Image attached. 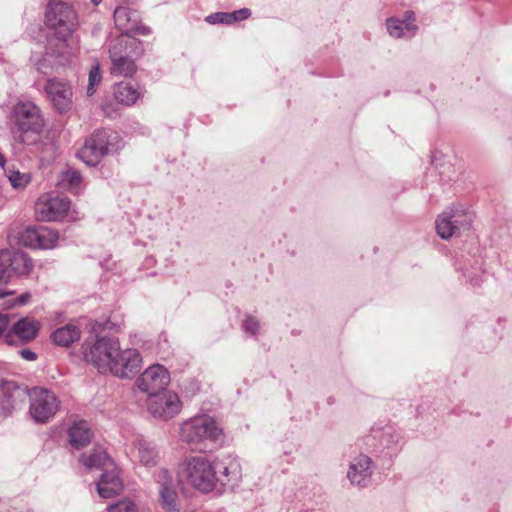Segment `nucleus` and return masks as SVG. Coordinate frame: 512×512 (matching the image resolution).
Masks as SVG:
<instances>
[{
	"label": "nucleus",
	"mask_w": 512,
	"mask_h": 512,
	"mask_svg": "<svg viewBox=\"0 0 512 512\" xmlns=\"http://www.w3.org/2000/svg\"><path fill=\"white\" fill-rule=\"evenodd\" d=\"M12 294H13V292H11V291H9V292H0V298H3L5 296H7V295H12Z\"/></svg>",
	"instance_id": "de8ad7c7"
},
{
	"label": "nucleus",
	"mask_w": 512,
	"mask_h": 512,
	"mask_svg": "<svg viewBox=\"0 0 512 512\" xmlns=\"http://www.w3.org/2000/svg\"><path fill=\"white\" fill-rule=\"evenodd\" d=\"M45 17L47 24L55 30V33L48 39L43 57L32 56L37 70L42 73H46L47 68L62 64L61 58H66L71 54L68 37L71 38V33L77 26L75 10L71 5L62 1H50Z\"/></svg>",
	"instance_id": "f257e3e1"
},
{
	"label": "nucleus",
	"mask_w": 512,
	"mask_h": 512,
	"mask_svg": "<svg viewBox=\"0 0 512 512\" xmlns=\"http://www.w3.org/2000/svg\"><path fill=\"white\" fill-rule=\"evenodd\" d=\"M31 417L38 423H46L53 418L60 407L57 396L47 389L34 388L30 392Z\"/></svg>",
	"instance_id": "6e6552de"
},
{
	"label": "nucleus",
	"mask_w": 512,
	"mask_h": 512,
	"mask_svg": "<svg viewBox=\"0 0 512 512\" xmlns=\"http://www.w3.org/2000/svg\"><path fill=\"white\" fill-rule=\"evenodd\" d=\"M108 512H138V508L134 502L128 499L120 500L107 507Z\"/></svg>",
	"instance_id": "c9c22d12"
},
{
	"label": "nucleus",
	"mask_w": 512,
	"mask_h": 512,
	"mask_svg": "<svg viewBox=\"0 0 512 512\" xmlns=\"http://www.w3.org/2000/svg\"><path fill=\"white\" fill-rule=\"evenodd\" d=\"M80 462L89 469L105 468L107 470L114 465L107 452L101 447L93 449L90 454H83Z\"/></svg>",
	"instance_id": "bb28decb"
},
{
	"label": "nucleus",
	"mask_w": 512,
	"mask_h": 512,
	"mask_svg": "<svg viewBox=\"0 0 512 512\" xmlns=\"http://www.w3.org/2000/svg\"><path fill=\"white\" fill-rule=\"evenodd\" d=\"M102 79V73L100 70V66L98 63H96L89 71V77H88V87H87V95L92 96L95 91L96 87L99 85Z\"/></svg>",
	"instance_id": "72a5a7b5"
},
{
	"label": "nucleus",
	"mask_w": 512,
	"mask_h": 512,
	"mask_svg": "<svg viewBox=\"0 0 512 512\" xmlns=\"http://www.w3.org/2000/svg\"><path fill=\"white\" fill-rule=\"evenodd\" d=\"M386 27L388 33L395 38L411 37L410 32L406 31L405 23L400 19L389 18L386 21Z\"/></svg>",
	"instance_id": "2f4dec72"
},
{
	"label": "nucleus",
	"mask_w": 512,
	"mask_h": 512,
	"mask_svg": "<svg viewBox=\"0 0 512 512\" xmlns=\"http://www.w3.org/2000/svg\"><path fill=\"white\" fill-rule=\"evenodd\" d=\"M10 319L7 315L0 313V336L8 329Z\"/></svg>",
	"instance_id": "c03bdc74"
},
{
	"label": "nucleus",
	"mask_w": 512,
	"mask_h": 512,
	"mask_svg": "<svg viewBox=\"0 0 512 512\" xmlns=\"http://www.w3.org/2000/svg\"><path fill=\"white\" fill-rule=\"evenodd\" d=\"M150 398L148 410L155 418L169 420L175 417L181 410L180 399L174 392L164 390Z\"/></svg>",
	"instance_id": "4468645a"
},
{
	"label": "nucleus",
	"mask_w": 512,
	"mask_h": 512,
	"mask_svg": "<svg viewBox=\"0 0 512 512\" xmlns=\"http://www.w3.org/2000/svg\"><path fill=\"white\" fill-rule=\"evenodd\" d=\"M6 256V250L0 251V281L9 278L8 275V265L4 258Z\"/></svg>",
	"instance_id": "a19ab883"
},
{
	"label": "nucleus",
	"mask_w": 512,
	"mask_h": 512,
	"mask_svg": "<svg viewBox=\"0 0 512 512\" xmlns=\"http://www.w3.org/2000/svg\"><path fill=\"white\" fill-rule=\"evenodd\" d=\"M38 227H26L19 235V242L24 246L30 248H37L38 242Z\"/></svg>",
	"instance_id": "473e14b6"
},
{
	"label": "nucleus",
	"mask_w": 512,
	"mask_h": 512,
	"mask_svg": "<svg viewBox=\"0 0 512 512\" xmlns=\"http://www.w3.org/2000/svg\"><path fill=\"white\" fill-rule=\"evenodd\" d=\"M110 144L109 132L107 130H96L86 139L77 156L87 166H96L108 154Z\"/></svg>",
	"instance_id": "9b49d317"
},
{
	"label": "nucleus",
	"mask_w": 512,
	"mask_h": 512,
	"mask_svg": "<svg viewBox=\"0 0 512 512\" xmlns=\"http://www.w3.org/2000/svg\"><path fill=\"white\" fill-rule=\"evenodd\" d=\"M70 208L67 197L44 194L35 203V213L40 221H56L66 215Z\"/></svg>",
	"instance_id": "f8f14e48"
},
{
	"label": "nucleus",
	"mask_w": 512,
	"mask_h": 512,
	"mask_svg": "<svg viewBox=\"0 0 512 512\" xmlns=\"http://www.w3.org/2000/svg\"><path fill=\"white\" fill-rule=\"evenodd\" d=\"M94 5H98L102 0H90Z\"/></svg>",
	"instance_id": "8fccbe9b"
},
{
	"label": "nucleus",
	"mask_w": 512,
	"mask_h": 512,
	"mask_svg": "<svg viewBox=\"0 0 512 512\" xmlns=\"http://www.w3.org/2000/svg\"><path fill=\"white\" fill-rule=\"evenodd\" d=\"M110 144L109 132L107 130H96L86 139L77 156L87 166H96L108 154Z\"/></svg>",
	"instance_id": "9d476101"
},
{
	"label": "nucleus",
	"mask_w": 512,
	"mask_h": 512,
	"mask_svg": "<svg viewBox=\"0 0 512 512\" xmlns=\"http://www.w3.org/2000/svg\"><path fill=\"white\" fill-rule=\"evenodd\" d=\"M415 13L413 11H406L404 13L402 22L405 23V28L407 32H410V35H415L418 30V26L414 24L415 22Z\"/></svg>",
	"instance_id": "58836bf2"
},
{
	"label": "nucleus",
	"mask_w": 512,
	"mask_h": 512,
	"mask_svg": "<svg viewBox=\"0 0 512 512\" xmlns=\"http://www.w3.org/2000/svg\"><path fill=\"white\" fill-rule=\"evenodd\" d=\"M92 431L85 421H78L69 429L70 444L75 449H81L90 443Z\"/></svg>",
	"instance_id": "a878e982"
},
{
	"label": "nucleus",
	"mask_w": 512,
	"mask_h": 512,
	"mask_svg": "<svg viewBox=\"0 0 512 512\" xmlns=\"http://www.w3.org/2000/svg\"><path fill=\"white\" fill-rule=\"evenodd\" d=\"M245 332L255 335L259 329V322L252 316H247L243 322Z\"/></svg>",
	"instance_id": "ea45409f"
},
{
	"label": "nucleus",
	"mask_w": 512,
	"mask_h": 512,
	"mask_svg": "<svg viewBox=\"0 0 512 512\" xmlns=\"http://www.w3.org/2000/svg\"><path fill=\"white\" fill-rule=\"evenodd\" d=\"M8 265V275L11 277L15 275H27L33 268L32 259L20 251L6 250V256L4 258Z\"/></svg>",
	"instance_id": "5701e85b"
},
{
	"label": "nucleus",
	"mask_w": 512,
	"mask_h": 512,
	"mask_svg": "<svg viewBox=\"0 0 512 512\" xmlns=\"http://www.w3.org/2000/svg\"><path fill=\"white\" fill-rule=\"evenodd\" d=\"M82 177L79 171L69 169L62 173L61 185L63 188L77 193L80 188Z\"/></svg>",
	"instance_id": "7c9ffc66"
},
{
	"label": "nucleus",
	"mask_w": 512,
	"mask_h": 512,
	"mask_svg": "<svg viewBox=\"0 0 512 512\" xmlns=\"http://www.w3.org/2000/svg\"><path fill=\"white\" fill-rule=\"evenodd\" d=\"M38 234L39 245H37V248L40 249H50L55 247L59 239L58 232L46 226H39Z\"/></svg>",
	"instance_id": "c756f323"
},
{
	"label": "nucleus",
	"mask_w": 512,
	"mask_h": 512,
	"mask_svg": "<svg viewBox=\"0 0 512 512\" xmlns=\"http://www.w3.org/2000/svg\"><path fill=\"white\" fill-rule=\"evenodd\" d=\"M80 336L81 331L79 326L75 323H68L54 330L51 333V340L58 346L68 347L78 341Z\"/></svg>",
	"instance_id": "393cba45"
},
{
	"label": "nucleus",
	"mask_w": 512,
	"mask_h": 512,
	"mask_svg": "<svg viewBox=\"0 0 512 512\" xmlns=\"http://www.w3.org/2000/svg\"><path fill=\"white\" fill-rule=\"evenodd\" d=\"M135 12H132L130 8L120 6L114 11V21L116 26L125 32L137 29V21L133 19Z\"/></svg>",
	"instance_id": "cd10ccee"
},
{
	"label": "nucleus",
	"mask_w": 512,
	"mask_h": 512,
	"mask_svg": "<svg viewBox=\"0 0 512 512\" xmlns=\"http://www.w3.org/2000/svg\"><path fill=\"white\" fill-rule=\"evenodd\" d=\"M473 222V214L461 205H454L443 211L436 220V231L442 239L460 235L462 231L470 228Z\"/></svg>",
	"instance_id": "0eeeda50"
},
{
	"label": "nucleus",
	"mask_w": 512,
	"mask_h": 512,
	"mask_svg": "<svg viewBox=\"0 0 512 512\" xmlns=\"http://www.w3.org/2000/svg\"><path fill=\"white\" fill-rule=\"evenodd\" d=\"M123 490V482L115 465L107 469L97 483V492L101 498H112Z\"/></svg>",
	"instance_id": "6ab92c4d"
},
{
	"label": "nucleus",
	"mask_w": 512,
	"mask_h": 512,
	"mask_svg": "<svg viewBox=\"0 0 512 512\" xmlns=\"http://www.w3.org/2000/svg\"><path fill=\"white\" fill-rule=\"evenodd\" d=\"M119 348L118 339L112 337L90 338L82 346L85 361L102 374L109 373L111 370Z\"/></svg>",
	"instance_id": "39448f33"
},
{
	"label": "nucleus",
	"mask_w": 512,
	"mask_h": 512,
	"mask_svg": "<svg viewBox=\"0 0 512 512\" xmlns=\"http://www.w3.org/2000/svg\"><path fill=\"white\" fill-rule=\"evenodd\" d=\"M117 354L109 373L124 379L130 378L139 371L142 357L138 350L132 348L122 350L120 347Z\"/></svg>",
	"instance_id": "2eb2a0df"
},
{
	"label": "nucleus",
	"mask_w": 512,
	"mask_h": 512,
	"mask_svg": "<svg viewBox=\"0 0 512 512\" xmlns=\"http://www.w3.org/2000/svg\"><path fill=\"white\" fill-rule=\"evenodd\" d=\"M110 144L109 132L107 130H96L86 139L77 156L87 166H96L108 154Z\"/></svg>",
	"instance_id": "1a4fd4ad"
},
{
	"label": "nucleus",
	"mask_w": 512,
	"mask_h": 512,
	"mask_svg": "<svg viewBox=\"0 0 512 512\" xmlns=\"http://www.w3.org/2000/svg\"><path fill=\"white\" fill-rule=\"evenodd\" d=\"M230 15H232L231 21L234 23L239 20L247 19L251 15V12L247 8H242L240 10L231 12Z\"/></svg>",
	"instance_id": "79ce46f5"
},
{
	"label": "nucleus",
	"mask_w": 512,
	"mask_h": 512,
	"mask_svg": "<svg viewBox=\"0 0 512 512\" xmlns=\"http://www.w3.org/2000/svg\"><path fill=\"white\" fill-rule=\"evenodd\" d=\"M25 392L12 381L0 382V416L12 413L16 406L23 402Z\"/></svg>",
	"instance_id": "a211bd4d"
},
{
	"label": "nucleus",
	"mask_w": 512,
	"mask_h": 512,
	"mask_svg": "<svg viewBox=\"0 0 512 512\" xmlns=\"http://www.w3.org/2000/svg\"><path fill=\"white\" fill-rule=\"evenodd\" d=\"M215 469L213 462L207 458L192 456L181 463L179 475L193 488L208 493L215 489Z\"/></svg>",
	"instance_id": "20e7f679"
},
{
	"label": "nucleus",
	"mask_w": 512,
	"mask_h": 512,
	"mask_svg": "<svg viewBox=\"0 0 512 512\" xmlns=\"http://www.w3.org/2000/svg\"><path fill=\"white\" fill-rule=\"evenodd\" d=\"M131 454L144 467H155L161 460V451L158 445L142 437H137L133 441Z\"/></svg>",
	"instance_id": "f3484780"
},
{
	"label": "nucleus",
	"mask_w": 512,
	"mask_h": 512,
	"mask_svg": "<svg viewBox=\"0 0 512 512\" xmlns=\"http://www.w3.org/2000/svg\"><path fill=\"white\" fill-rule=\"evenodd\" d=\"M159 493L163 509L168 512H179L180 509L177 502L178 495L175 486L170 488H161L159 489Z\"/></svg>",
	"instance_id": "c85d7f7f"
},
{
	"label": "nucleus",
	"mask_w": 512,
	"mask_h": 512,
	"mask_svg": "<svg viewBox=\"0 0 512 512\" xmlns=\"http://www.w3.org/2000/svg\"><path fill=\"white\" fill-rule=\"evenodd\" d=\"M169 383L170 374L160 364L149 366L136 380L137 387L149 397L166 390Z\"/></svg>",
	"instance_id": "ddd939ff"
},
{
	"label": "nucleus",
	"mask_w": 512,
	"mask_h": 512,
	"mask_svg": "<svg viewBox=\"0 0 512 512\" xmlns=\"http://www.w3.org/2000/svg\"><path fill=\"white\" fill-rule=\"evenodd\" d=\"M114 97L120 104L130 106L143 95V90L131 82H120L114 86Z\"/></svg>",
	"instance_id": "b1692460"
},
{
	"label": "nucleus",
	"mask_w": 512,
	"mask_h": 512,
	"mask_svg": "<svg viewBox=\"0 0 512 512\" xmlns=\"http://www.w3.org/2000/svg\"><path fill=\"white\" fill-rule=\"evenodd\" d=\"M5 157L0 153V171L1 173H6V170L4 168V165H5Z\"/></svg>",
	"instance_id": "49530a36"
},
{
	"label": "nucleus",
	"mask_w": 512,
	"mask_h": 512,
	"mask_svg": "<svg viewBox=\"0 0 512 512\" xmlns=\"http://www.w3.org/2000/svg\"><path fill=\"white\" fill-rule=\"evenodd\" d=\"M39 331V324L32 318H22L13 324L11 330L6 335L8 344H12L14 337H17L21 342H29L33 340Z\"/></svg>",
	"instance_id": "412c9836"
},
{
	"label": "nucleus",
	"mask_w": 512,
	"mask_h": 512,
	"mask_svg": "<svg viewBox=\"0 0 512 512\" xmlns=\"http://www.w3.org/2000/svg\"><path fill=\"white\" fill-rule=\"evenodd\" d=\"M19 354L24 360L27 361H35L37 359V354L29 349H21Z\"/></svg>",
	"instance_id": "37998d69"
},
{
	"label": "nucleus",
	"mask_w": 512,
	"mask_h": 512,
	"mask_svg": "<svg viewBox=\"0 0 512 512\" xmlns=\"http://www.w3.org/2000/svg\"><path fill=\"white\" fill-rule=\"evenodd\" d=\"M142 34H147L149 33V29L146 28V27H142V30L140 31Z\"/></svg>",
	"instance_id": "09e8293b"
},
{
	"label": "nucleus",
	"mask_w": 512,
	"mask_h": 512,
	"mask_svg": "<svg viewBox=\"0 0 512 512\" xmlns=\"http://www.w3.org/2000/svg\"><path fill=\"white\" fill-rule=\"evenodd\" d=\"M12 117L20 142L27 145L34 143L44 128V118L39 107L32 102H18L13 107Z\"/></svg>",
	"instance_id": "7ed1b4c3"
},
{
	"label": "nucleus",
	"mask_w": 512,
	"mask_h": 512,
	"mask_svg": "<svg viewBox=\"0 0 512 512\" xmlns=\"http://www.w3.org/2000/svg\"><path fill=\"white\" fill-rule=\"evenodd\" d=\"M232 15L226 12H217L206 17V21L210 24H232Z\"/></svg>",
	"instance_id": "4c0bfd02"
},
{
	"label": "nucleus",
	"mask_w": 512,
	"mask_h": 512,
	"mask_svg": "<svg viewBox=\"0 0 512 512\" xmlns=\"http://www.w3.org/2000/svg\"><path fill=\"white\" fill-rule=\"evenodd\" d=\"M44 89L58 112L64 113L70 110L73 93L68 83L53 78L47 81Z\"/></svg>",
	"instance_id": "dca6fc26"
},
{
	"label": "nucleus",
	"mask_w": 512,
	"mask_h": 512,
	"mask_svg": "<svg viewBox=\"0 0 512 512\" xmlns=\"http://www.w3.org/2000/svg\"><path fill=\"white\" fill-rule=\"evenodd\" d=\"M215 469V486H226L231 481H237L240 477V467L236 460L227 457L213 463Z\"/></svg>",
	"instance_id": "4be33fe9"
},
{
	"label": "nucleus",
	"mask_w": 512,
	"mask_h": 512,
	"mask_svg": "<svg viewBox=\"0 0 512 512\" xmlns=\"http://www.w3.org/2000/svg\"><path fill=\"white\" fill-rule=\"evenodd\" d=\"M137 45V39L127 35L115 38L109 48L111 60L110 72L114 76H132L136 72L132 48Z\"/></svg>",
	"instance_id": "423d86ee"
},
{
	"label": "nucleus",
	"mask_w": 512,
	"mask_h": 512,
	"mask_svg": "<svg viewBox=\"0 0 512 512\" xmlns=\"http://www.w3.org/2000/svg\"><path fill=\"white\" fill-rule=\"evenodd\" d=\"M222 430L208 415L192 417L180 425V440L191 450L204 452L220 440Z\"/></svg>",
	"instance_id": "f03ea898"
},
{
	"label": "nucleus",
	"mask_w": 512,
	"mask_h": 512,
	"mask_svg": "<svg viewBox=\"0 0 512 512\" xmlns=\"http://www.w3.org/2000/svg\"><path fill=\"white\" fill-rule=\"evenodd\" d=\"M31 298V294L30 293H23L22 295H20L16 300H15V303L14 305H24L26 303L29 302Z\"/></svg>",
	"instance_id": "a18cd8bd"
},
{
	"label": "nucleus",
	"mask_w": 512,
	"mask_h": 512,
	"mask_svg": "<svg viewBox=\"0 0 512 512\" xmlns=\"http://www.w3.org/2000/svg\"><path fill=\"white\" fill-rule=\"evenodd\" d=\"M7 178L12 185L13 188L20 189L24 188L30 181V177L25 173H20L19 171H6Z\"/></svg>",
	"instance_id": "f704fd0d"
},
{
	"label": "nucleus",
	"mask_w": 512,
	"mask_h": 512,
	"mask_svg": "<svg viewBox=\"0 0 512 512\" xmlns=\"http://www.w3.org/2000/svg\"><path fill=\"white\" fill-rule=\"evenodd\" d=\"M372 472L371 458L366 455H359L351 461L347 478L353 485L366 486Z\"/></svg>",
	"instance_id": "aec40b11"
},
{
	"label": "nucleus",
	"mask_w": 512,
	"mask_h": 512,
	"mask_svg": "<svg viewBox=\"0 0 512 512\" xmlns=\"http://www.w3.org/2000/svg\"><path fill=\"white\" fill-rule=\"evenodd\" d=\"M155 478L157 484L159 485V489L166 487L170 488L175 486L172 474L170 473L169 470L165 468L160 469L157 472Z\"/></svg>",
	"instance_id": "e433bc0d"
}]
</instances>
